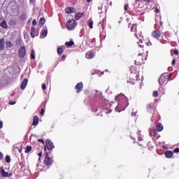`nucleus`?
Returning a JSON list of instances; mask_svg holds the SVG:
<instances>
[{
    "label": "nucleus",
    "instance_id": "54",
    "mask_svg": "<svg viewBox=\"0 0 179 179\" xmlns=\"http://www.w3.org/2000/svg\"><path fill=\"white\" fill-rule=\"evenodd\" d=\"M7 177H12V173H8V176H7Z\"/></svg>",
    "mask_w": 179,
    "mask_h": 179
},
{
    "label": "nucleus",
    "instance_id": "14",
    "mask_svg": "<svg viewBox=\"0 0 179 179\" xmlns=\"http://www.w3.org/2000/svg\"><path fill=\"white\" fill-rule=\"evenodd\" d=\"M0 174H1L3 178H6V177H8V172L5 171L3 166L0 167Z\"/></svg>",
    "mask_w": 179,
    "mask_h": 179
},
{
    "label": "nucleus",
    "instance_id": "38",
    "mask_svg": "<svg viewBox=\"0 0 179 179\" xmlns=\"http://www.w3.org/2000/svg\"><path fill=\"white\" fill-rule=\"evenodd\" d=\"M16 44L17 45H20V44H22V39L18 38L16 41H15Z\"/></svg>",
    "mask_w": 179,
    "mask_h": 179
},
{
    "label": "nucleus",
    "instance_id": "19",
    "mask_svg": "<svg viewBox=\"0 0 179 179\" xmlns=\"http://www.w3.org/2000/svg\"><path fill=\"white\" fill-rule=\"evenodd\" d=\"M65 48V46L62 45V46H59L57 48V54L58 55L61 56L62 55V54H64V48Z\"/></svg>",
    "mask_w": 179,
    "mask_h": 179
},
{
    "label": "nucleus",
    "instance_id": "48",
    "mask_svg": "<svg viewBox=\"0 0 179 179\" xmlns=\"http://www.w3.org/2000/svg\"><path fill=\"white\" fill-rule=\"evenodd\" d=\"M3 159V154L0 152V160H2Z\"/></svg>",
    "mask_w": 179,
    "mask_h": 179
},
{
    "label": "nucleus",
    "instance_id": "34",
    "mask_svg": "<svg viewBox=\"0 0 179 179\" xmlns=\"http://www.w3.org/2000/svg\"><path fill=\"white\" fill-rule=\"evenodd\" d=\"M20 19H21V20H26V19H27L26 14H25V13L22 14V15H20Z\"/></svg>",
    "mask_w": 179,
    "mask_h": 179
},
{
    "label": "nucleus",
    "instance_id": "20",
    "mask_svg": "<svg viewBox=\"0 0 179 179\" xmlns=\"http://www.w3.org/2000/svg\"><path fill=\"white\" fill-rule=\"evenodd\" d=\"M47 34H48V30H47V29H42L41 32V37H42V38H44L45 37H47Z\"/></svg>",
    "mask_w": 179,
    "mask_h": 179
},
{
    "label": "nucleus",
    "instance_id": "36",
    "mask_svg": "<svg viewBox=\"0 0 179 179\" xmlns=\"http://www.w3.org/2000/svg\"><path fill=\"white\" fill-rule=\"evenodd\" d=\"M6 163H10V156L9 155L6 156Z\"/></svg>",
    "mask_w": 179,
    "mask_h": 179
},
{
    "label": "nucleus",
    "instance_id": "16",
    "mask_svg": "<svg viewBox=\"0 0 179 179\" xmlns=\"http://www.w3.org/2000/svg\"><path fill=\"white\" fill-rule=\"evenodd\" d=\"M38 121H40L38 116L37 115L34 116L32 125H34V127L37 126L38 124Z\"/></svg>",
    "mask_w": 179,
    "mask_h": 179
},
{
    "label": "nucleus",
    "instance_id": "29",
    "mask_svg": "<svg viewBox=\"0 0 179 179\" xmlns=\"http://www.w3.org/2000/svg\"><path fill=\"white\" fill-rule=\"evenodd\" d=\"M32 148L31 145H27L25 148V153H30V151L31 150Z\"/></svg>",
    "mask_w": 179,
    "mask_h": 179
},
{
    "label": "nucleus",
    "instance_id": "59",
    "mask_svg": "<svg viewBox=\"0 0 179 179\" xmlns=\"http://www.w3.org/2000/svg\"><path fill=\"white\" fill-rule=\"evenodd\" d=\"M87 3L92 2V0H87Z\"/></svg>",
    "mask_w": 179,
    "mask_h": 179
},
{
    "label": "nucleus",
    "instance_id": "27",
    "mask_svg": "<svg viewBox=\"0 0 179 179\" xmlns=\"http://www.w3.org/2000/svg\"><path fill=\"white\" fill-rule=\"evenodd\" d=\"M155 108V103H148L147 105V110L150 111V110H153Z\"/></svg>",
    "mask_w": 179,
    "mask_h": 179
},
{
    "label": "nucleus",
    "instance_id": "39",
    "mask_svg": "<svg viewBox=\"0 0 179 179\" xmlns=\"http://www.w3.org/2000/svg\"><path fill=\"white\" fill-rule=\"evenodd\" d=\"M166 77L167 80H169L171 78V74L166 73Z\"/></svg>",
    "mask_w": 179,
    "mask_h": 179
},
{
    "label": "nucleus",
    "instance_id": "60",
    "mask_svg": "<svg viewBox=\"0 0 179 179\" xmlns=\"http://www.w3.org/2000/svg\"><path fill=\"white\" fill-rule=\"evenodd\" d=\"M138 8H141V9H142V7H141V4H138Z\"/></svg>",
    "mask_w": 179,
    "mask_h": 179
},
{
    "label": "nucleus",
    "instance_id": "55",
    "mask_svg": "<svg viewBox=\"0 0 179 179\" xmlns=\"http://www.w3.org/2000/svg\"><path fill=\"white\" fill-rule=\"evenodd\" d=\"M159 24H160V26H163V21H160Z\"/></svg>",
    "mask_w": 179,
    "mask_h": 179
},
{
    "label": "nucleus",
    "instance_id": "17",
    "mask_svg": "<svg viewBox=\"0 0 179 179\" xmlns=\"http://www.w3.org/2000/svg\"><path fill=\"white\" fill-rule=\"evenodd\" d=\"M164 155L167 159H171L174 155V152L168 150L165 152Z\"/></svg>",
    "mask_w": 179,
    "mask_h": 179
},
{
    "label": "nucleus",
    "instance_id": "30",
    "mask_svg": "<svg viewBox=\"0 0 179 179\" xmlns=\"http://www.w3.org/2000/svg\"><path fill=\"white\" fill-rule=\"evenodd\" d=\"M150 135H152L155 138L156 135H157V131H156V129H152V131L150 132Z\"/></svg>",
    "mask_w": 179,
    "mask_h": 179
},
{
    "label": "nucleus",
    "instance_id": "8",
    "mask_svg": "<svg viewBox=\"0 0 179 179\" xmlns=\"http://www.w3.org/2000/svg\"><path fill=\"white\" fill-rule=\"evenodd\" d=\"M19 58L23 59L26 57V47L21 46L18 50Z\"/></svg>",
    "mask_w": 179,
    "mask_h": 179
},
{
    "label": "nucleus",
    "instance_id": "9",
    "mask_svg": "<svg viewBox=\"0 0 179 179\" xmlns=\"http://www.w3.org/2000/svg\"><path fill=\"white\" fill-rule=\"evenodd\" d=\"M151 36L152 38H155V40H160V37H162V32L159 30L156 29L152 32Z\"/></svg>",
    "mask_w": 179,
    "mask_h": 179
},
{
    "label": "nucleus",
    "instance_id": "11",
    "mask_svg": "<svg viewBox=\"0 0 179 179\" xmlns=\"http://www.w3.org/2000/svg\"><path fill=\"white\" fill-rule=\"evenodd\" d=\"M166 80H167V77H166V73H163L159 79V85H164V83H166Z\"/></svg>",
    "mask_w": 179,
    "mask_h": 179
},
{
    "label": "nucleus",
    "instance_id": "50",
    "mask_svg": "<svg viewBox=\"0 0 179 179\" xmlns=\"http://www.w3.org/2000/svg\"><path fill=\"white\" fill-rule=\"evenodd\" d=\"M172 65L173 66H174L176 65V59H174L173 61H172Z\"/></svg>",
    "mask_w": 179,
    "mask_h": 179
},
{
    "label": "nucleus",
    "instance_id": "49",
    "mask_svg": "<svg viewBox=\"0 0 179 179\" xmlns=\"http://www.w3.org/2000/svg\"><path fill=\"white\" fill-rule=\"evenodd\" d=\"M155 12H156V13H160V10L159 8H156Z\"/></svg>",
    "mask_w": 179,
    "mask_h": 179
},
{
    "label": "nucleus",
    "instance_id": "25",
    "mask_svg": "<svg viewBox=\"0 0 179 179\" xmlns=\"http://www.w3.org/2000/svg\"><path fill=\"white\" fill-rule=\"evenodd\" d=\"M82 16H83V13H77L75 15V19L76 20H79V19H80V17H82Z\"/></svg>",
    "mask_w": 179,
    "mask_h": 179
},
{
    "label": "nucleus",
    "instance_id": "44",
    "mask_svg": "<svg viewBox=\"0 0 179 179\" xmlns=\"http://www.w3.org/2000/svg\"><path fill=\"white\" fill-rule=\"evenodd\" d=\"M173 152H174V153H179V148H175V149L173 150Z\"/></svg>",
    "mask_w": 179,
    "mask_h": 179
},
{
    "label": "nucleus",
    "instance_id": "33",
    "mask_svg": "<svg viewBox=\"0 0 179 179\" xmlns=\"http://www.w3.org/2000/svg\"><path fill=\"white\" fill-rule=\"evenodd\" d=\"M34 53H35L34 50H32L31 52V59H34L36 58Z\"/></svg>",
    "mask_w": 179,
    "mask_h": 179
},
{
    "label": "nucleus",
    "instance_id": "58",
    "mask_svg": "<svg viewBox=\"0 0 179 179\" xmlns=\"http://www.w3.org/2000/svg\"><path fill=\"white\" fill-rule=\"evenodd\" d=\"M109 5H110V6H113V1H110V2L109 3Z\"/></svg>",
    "mask_w": 179,
    "mask_h": 179
},
{
    "label": "nucleus",
    "instance_id": "15",
    "mask_svg": "<svg viewBox=\"0 0 179 179\" xmlns=\"http://www.w3.org/2000/svg\"><path fill=\"white\" fill-rule=\"evenodd\" d=\"M94 52L91 50L86 54V58H87V59H92V58H94Z\"/></svg>",
    "mask_w": 179,
    "mask_h": 179
},
{
    "label": "nucleus",
    "instance_id": "31",
    "mask_svg": "<svg viewBox=\"0 0 179 179\" xmlns=\"http://www.w3.org/2000/svg\"><path fill=\"white\" fill-rule=\"evenodd\" d=\"M144 2H146L148 5H150V3H155V0H144Z\"/></svg>",
    "mask_w": 179,
    "mask_h": 179
},
{
    "label": "nucleus",
    "instance_id": "63",
    "mask_svg": "<svg viewBox=\"0 0 179 179\" xmlns=\"http://www.w3.org/2000/svg\"><path fill=\"white\" fill-rule=\"evenodd\" d=\"M28 22H30V20H29Z\"/></svg>",
    "mask_w": 179,
    "mask_h": 179
},
{
    "label": "nucleus",
    "instance_id": "3",
    "mask_svg": "<svg viewBox=\"0 0 179 179\" xmlns=\"http://www.w3.org/2000/svg\"><path fill=\"white\" fill-rule=\"evenodd\" d=\"M50 155H51V151H50L49 152H46L45 157L43 161L44 164L48 167L52 166V158L50 157Z\"/></svg>",
    "mask_w": 179,
    "mask_h": 179
},
{
    "label": "nucleus",
    "instance_id": "43",
    "mask_svg": "<svg viewBox=\"0 0 179 179\" xmlns=\"http://www.w3.org/2000/svg\"><path fill=\"white\" fill-rule=\"evenodd\" d=\"M44 113H45V110L44 108L41 109V115L43 117L44 115Z\"/></svg>",
    "mask_w": 179,
    "mask_h": 179
},
{
    "label": "nucleus",
    "instance_id": "10",
    "mask_svg": "<svg viewBox=\"0 0 179 179\" xmlns=\"http://www.w3.org/2000/svg\"><path fill=\"white\" fill-rule=\"evenodd\" d=\"M75 89L77 90L76 93H80L83 90V83L82 82L77 83L75 86Z\"/></svg>",
    "mask_w": 179,
    "mask_h": 179
},
{
    "label": "nucleus",
    "instance_id": "21",
    "mask_svg": "<svg viewBox=\"0 0 179 179\" xmlns=\"http://www.w3.org/2000/svg\"><path fill=\"white\" fill-rule=\"evenodd\" d=\"M164 129L163 124L162 123H158L156 126V131L157 132H162V130Z\"/></svg>",
    "mask_w": 179,
    "mask_h": 179
},
{
    "label": "nucleus",
    "instance_id": "32",
    "mask_svg": "<svg viewBox=\"0 0 179 179\" xmlns=\"http://www.w3.org/2000/svg\"><path fill=\"white\" fill-rule=\"evenodd\" d=\"M142 39H140L139 41L138 42V45L140 47V48H143V44Z\"/></svg>",
    "mask_w": 179,
    "mask_h": 179
},
{
    "label": "nucleus",
    "instance_id": "45",
    "mask_svg": "<svg viewBox=\"0 0 179 179\" xmlns=\"http://www.w3.org/2000/svg\"><path fill=\"white\" fill-rule=\"evenodd\" d=\"M32 24H33L34 26H36V25L37 24V21H36V20H34L32 21Z\"/></svg>",
    "mask_w": 179,
    "mask_h": 179
},
{
    "label": "nucleus",
    "instance_id": "35",
    "mask_svg": "<svg viewBox=\"0 0 179 179\" xmlns=\"http://www.w3.org/2000/svg\"><path fill=\"white\" fill-rule=\"evenodd\" d=\"M152 96L153 97H157V96H159V92L157 90L154 91L152 93Z\"/></svg>",
    "mask_w": 179,
    "mask_h": 179
},
{
    "label": "nucleus",
    "instance_id": "53",
    "mask_svg": "<svg viewBox=\"0 0 179 179\" xmlns=\"http://www.w3.org/2000/svg\"><path fill=\"white\" fill-rule=\"evenodd\" d=\"M3 127V123L2 122H0V128H2Z\"/></svg>",
    "mask_w": 179,
    "mask_h": 179
},
{
    "label": "nucleus",
    "instance_id": "40",
    "mask_svg": "<svg viewBox=\"0 0 179 179\" xmlns=\"http://www.w3.org/2000/svg\"><path fill=\"white\" fill-rule=\"evenodd\" d=\"M42 89L43 90H47V85H45V83L42 84Z\"/></svg>",
    "mask_w": 179,
    "mask_h": 179
},
{
    "label": "nucleus",
    "instance_id": "4",
    "mask_svg": "<svg viewBox=\"0 0 179 179\" xmlns=\"http://www.w3.org/2000/svg\"><path fill=\"white\" fill-rule=\"evenodd\" d=\"M129 27H130L131 29V31L135 33L134 35L139 38V37H143V36H142V32L141 31H138V30H136L137 27H136V24H133L132 25L131 24H129Z\"/></svg>",
    "mask_w": 179,
    "mask_h": 179
},
{
    "label": "nucleus",
    "instance_id": "37",
    "mask_svg": "<svg viewBox=\"0 0 179 179\" xmlns=\"http://www.w3.org/2000/svg\"><path fill=\"white\" fill-rule=\"evenodd\" d=\"M129 8V5L128 3H126L124 7V10L125 12L128 10V8Z\"/></svg>",
    "mask_w": 179,
    "mask_h": 179
},
{
    "label": "nucleus",
    "instance_id": "62",
    "mask_svg": "<svg viewBox=\"0 0 179 179\" xmlns=\"http://www.w3.org/2000/svg\"><path fill=\"white\" fill-rule=\"evenodd\" d=\"M10 23H15V21H11V22Z\"/></svg>",
    "mask_w": 179,
    "mask_h": 179
},
{
    "label": "nucleus",
    "instance_id": "2",
    "mask_svg": "<svg viewBox=\"0 0 179 179\" xmlns=\"http://www.w3.org/2000/svg\"><path fill=\"white\" fill-rule=\"evenodd\" d=\"M121 97H123V102H119V104L117 105V108H115V111L117 113H121V111H124L127 107H128V100L125 96L119 95L116 97L117 99H120Z\"/></svg>",
    "mask_w": 179,
    "mask_h": 179
},
{
    "label": "nucleus",
    "instance_id": "61",
    "mask_svg": "<svg viewBox=\"0 0 179 179\" xmlns=\"http://www.w3.org/2000/svg\"><path fill=\"white\" fill-rule=\"evenodd\" d=\"M34 0H30V2H34Z\"/></svg>",
    "mask_w": 179,
    "mask_h": 179
},
{
    "label": "nucleus",
    "instance_id": "6",
    "mask_svg": "<svg viewBox=\"0 0 179 179\" xmlns=\"http://www.w3.org/2000/svg\"><path fill=\"white\" fill-rule=\"evenodd\" d=\"M75 26H76V20L71 19L67 21L66 28L68 30H75Z\"/></svg>",
    "mask_w": 179,
    "mask_h": 179
},
{
    "label": "nucleus",
    "instance_id": "18",
    "mask_svg": "<svg viewBox=\"0 0 179 179\" xmlns=\"http://www.w3.org/2000/svg\"><path fill=\"white\" fill-rule=\"evenodd\" d=\"M5 50V38L0 39V51Z\"/></svg>",
    "mask_w": 179,
    "mask_h": 179
},
{
    "label": "nucleus",
    "instance_id": "28",
    "mask_svg": "<svg viewBox=\"0 0 179 179\" xmlns=\"http://www.w3.org/2000/svg\"><path fill=\"white\" fill-rule=\"evenodd\" d=\"M45 24V18L41 17L39 20V26H44Z\"/></svg>",
    "mask_w": 179,
    "mask_h": 179
},
{
    "label": "nucleus",
    "instance_id": "23",
    "mask_svg": "<svg viewBox=\"0 0 179 179\" xmlns=\"http://www.w3.org/2000/svg\"><path fill=\"white\" fill-rule=\"evenodd\" d=\"M0 26L3 27V29H7L8 23H6V20H3L2 22L0 24Z\"/></svg>",
    "mask_w": 179,
    "mask_h": 179
},
{
    "label": "nucleus",
    "instance_id": "13",
    "mask_svg": "<svg viewBox=\"0 0 179 179\" xmlns=\"http://www.w3.org/2000/svg\"><path fill=\"white\" fill-rule=\"evenodd\" d=\"M65 12L66 13H67V15H69L70 13H75V12H76L75 10V8L73 7H66L65 8Z\"/></svg>",
    "mask_w": 179,
    "mask_h": 179
},
{
    "label": "nucleus",
    "instance_id": "42",
    "mask_svg": "<svg viewBox=\"0 0 179 179\" xmlns=\"http://www.w3.org/2000/svg\"><path fill=\"white\" fill-rule=\"evenodd\" d=\"M90 29H93V21H90L89 23Z\"/></svg>",
    "mask_w": 179,
    "mask_h": 179
},
{
    "label": "nucleus",
    "instance_id": "26",
    "mask_svg": "<svg viewBox=\"0 0 179 179\" xmlns=\"http://www.w3.org/2000/svg\"><path fill=\"white\" fill-rule=\"evenodd\" d=\"M65 45H66V47H72V45H75V42H73V41H70L69 42L66 41Z\"/></svg>",
    "mask_w": 179,
    "mask_h": 179
},
{
    "label": "nucleus",
    "instance_id": "24",
    "mask_svg": "<svg viewBox=\"0 0 179 179\" xmlns=\"http://www.w3.org/2000/svg\"><path fill=\"white\" fill-rule=\"evenodd\" d=\"M6 45L7 48H12V47H13V43H12L10 41H6Z\"/></svg>",
    "mask_w": 179,
    "mask_h": 179
},
{
    "label": "nucleus",
    "instance_id": "7",
    "mask_svg": "<svg viewBox=\"0 0 179 179\" xmlns=\"http://www.w3.org/2000/svg\"><path fill=\"white\" fill-rule=\"evenodd\" d=\"M54 148H55V146L54 145V143H52V141H51V140L48 139L45 141V145L44 147L45 152H47V149L48 150H52Z\"/></svg>",
    "mask_w": 179,
    "mask_h": 179
},
{
    "label": "nucleus",
    "instance_id": "56",
    "mask_svg": "<svg viewBox=\"0 0 179 179\" xmlns=\"http://www.w3.org/2000/svg\"><path fill=\"white\" fill-rule=\"evenodd\" d=\"M139 1H141V0H136L135 3H138Z\"/></svg>",
    "mask_w": 179,
    "mask_h": 179
},
{
    "label": "nucleus",
    "instance_id": "5",
    "mask_svg": "<svg viewBox=\"0 0 179 179\" xmlns=\"http://www.w3.org/2000/svg\"><path fill=\"white\" fill-rule=\"evenodd\" d=\"M143 64H145L143 55L138 54L135 59V65H137V66H141V65H143Z\"/></svg>",
    "mask_w": 179,
    "mask_h": 179
},
{
    "label": "nucleus",
    "instance_id": "12",
    "mask_svg": "<svg viewBox=\"0 0 179 179\" xmlns=\"http://www.w3.org/2000/svg\"><path fill=\"white\" fill-rule=\"evenodd\" d=\"M29 83V80H27V78H24L20 85V89H22V90H24L26 89V86H27V83Z\"/></svg>",
    "mask_w": 179,
    "mask_h": 179
},
{
    "label": "nucleus",
    "instance_id": "1",
    "mask_svg": "<svg viewBox=\"0 0 179 179\" xmlns=\"http://www.w3.org/2000/svg\"><path fill=\"white\" fill-rule=\"evenodd\" d=\"M135 67H131V74L129 76V79L127 80V83L135 85V82H137V80H141V75L139 74V72H138V71H136V72L135 73Z\"/></svg>",
    "mask_w": 179,
    "mask_h": 179
},
{
    "label": "nucleus",
    "instance_id": "51",
    "mask_svg": "<svg viewBox=\"0 0 179 179\" xmlns=\"http://www.w3.org/2000/svg\"><path fill=\"white\" fill-rule=\"evenodd\" d=\"M38 141L41 142L44 145V140L43 139H38Z\"/></svg>",
    "mask_w": 179,
    "mask_h": 179
},
{
    "label": "nucleus",
    "instance_id": "22",
    "mask_svg": "<svg viewBox=\"0 0 179 179\" xmlns=\"http://www.w3.org/2000/svg\"><path fill=\"white\" fill-rule=\"evenodd\" d=\"M31 37L32 38H34V37H36V27H31Z\"/></svg>",
    "mask_w": 179,
    "mask_h": 179
},
{
    "label": "nucleus",
    "instance_id": "47",
    "mask_svg": "<svg viewBox=\"0 0 179 179\" xmlns=\"http://www.w3.org/2000/svg\"><path fill=\"white\" fill-rule=\"evenodd\" d=\"M38 156H39V160H40V159H41V156H43V152H40L38 154Z\"/></svg>",
    "mask_w": 179,
    "mask_h": 179
},
{
    "label": "nucleus",
    "instance_id": "41",
    "mask_svg": "<svg viewBox=\"0 0 179 179\" xmlns=\"http://www.w3.org/2000/svg\"><path fill=\"white\" fill-rule=\"evenodd\" d=\"M9 104H10V106H15V104H16V101H9Z\"/></svg>",
    "mask_w": 179,
    "mask_h": 179
},
{
    "label": "nucleus",
    "instance_id": "46",
    "mask_svg": "<svg viewBox=\"0 0 179 179\" xmlns=\"http://www.w3.org/2000/svg\"><path fill=\"white\" fill-rule=\"evenodd\" d=\"M173 54H175V55H178V54H179L178 50H175L173 51Z\"/></svg>",
    "mask_w": 179,
    "mask_h": 179
},
{
    "label": "nucleus",
    "instance_id": "57",
    "mask_svg": "<svg viewBox=\"0 0 179 179\" xmlns=\"http://www.w3.org/2000/svg\"><path fill=\"white\" fill-rule=\"evenodd\" d=\"M19 153H22V147L21 148L18 150Z\"/></svg>",
    "mask_w": 179,
    "mask_h": 179
},
{
    "label": "nucleus",
    "instance_id": "52",
    "mask_svg": "<svg viewBox=\"0 0 179 179\" xmlns=\"http://www.w3.org/2000/svg\"><path fill=\"white\" fill-rule=\"evenodd\" d=\"M62 59H65V58H66V55H63L62 56Z\"/></svg>",
    "mask_w": 179,
    "mask_h": 179
}]
</instances>
